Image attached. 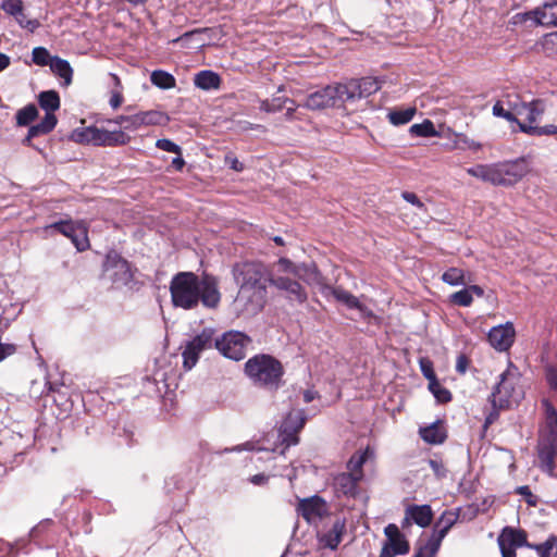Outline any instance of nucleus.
<instances>
[{"instance_id":"f257e3e1","label":"nucleus","mask_w":557,"mask_h":557,"mask_svg":"<svg viewBox=\"0 0 557 557\" xmlns=\"http://www.w3.org/2000/svg\"><path fill=\"white\" fill-rule=\"evenodd\" d=\"M171 300L175 308L191 310L201 302L206 308L215 309L221 301L219 281L203 273L200 277L194 272H178L170 282Z\"/></svg>"},{"instance_id":"f03ea898","label":"nucleus","mask_w":557,"mask_h":557,"mask_svg":"<svg viewBox=\"0 0 557 557\" xmlns=\"http://www.w3.org/2000/svg\"><path fill=\"white\" fill-rule=\"evenodd\" d=\"M234 281L239 287L238 299L245 300V310L251 313L262 311L267 304L268 285H271L273 273L261 261H243L234 264Z\"/></svg>"},{"instance_id":"7ed1b4c3","label":"nucleus","mask_w":557,"mask_h":557,"mask_svg":"<svg viewBox=\"0 0 557 557\" xmlns=\"http://www.w3.org/2000/svg\"><path fill=\"white\" fill-rule=\"evenodd\" d=\"M246 376L257 387L277 391L284 385L282 362L268 354H258L249 358L244 366Z\"/></svg>"},{"instance_id":"20e7f679","label":"nucleus","mask_w":557,"mask_h":557,"mask_svg":"<svg viewBox=\"0 0 557 557\" xmlns=\"http://www.w3.org/2000/svg\"><path fill=\"white\" fill-rule=\"evenodd\" d=\"M519 382L518 369L509 362L507 370L500 374L499 382L494 386L488 401L497 404L498 408H510L513 404H518L523 398Z\"/></svg>"},{"instance_id":"39448f33","label":"nucleus","mask_w":557,"mask_h":557,"mask_svg":"<svg viewBox=\"0 0 557 557\" xmlns=\"http://www.w3.org/2000/svg\"><path fill=\"white\" fill-rule=\"evenodd\" d=\"M72 138L81 144L108 147L124 146L131 141V137L123 131L110 132L96 126L75 129L72 134Z\"/></svg>"},{"instance_id":"423d86ee","label":"nucleus","mask_w":557,"mask_h":557,"mask_svg":"<svg viewBox=\"0 0 557 557\" xmlns=\"http://www.w3.org/2000/svg\"><path fill=\"white\" fill-rule=\"evenodd\" d=\"M215 330L213 327H205L193 339L187 342L182 352L183 368L187 371L191 370L197 364L202 351L215 348Z\"/></svg>"},{"instance_id":"0eeeda50","label":"nucleus","mask_w":557,"mask_h":557,"mask_svg":"<svg viewBox=\"0 0 557 557\" xmlns=\"http://www.w3.org/2000/svg\"><path fill=\"white\" fill-rule=\"evenodd\" d=\"M252 339L239 331H227L215 339V348L225 357L235 361L246 357V350Z\"/></svg>"},{"instance_id":"6e6552de","label":"nucleus","mask_w":557,"mask_h":557,"mask_svg":"<svg viewBox=\"0 0 557 557\" xmlns=\"http://www.w3.org/2000/svg\"><path fill=\"white\" fill-rule=\"evenodd\" d=\"M345 95L342 84L327 85L307 96L300 106L309 110H323L334 108L345 102Z\"/></svg>"},{"instance_id":"1a4fd4ad","label":"nucleus","mask_w":557,"mask_h":557,"mask_svg":"<svg viewBox=\"0 0 557 557\" xmlns=\"http://www.w3.org/2000/svg\"><path fill=\"white\" fill-rule=\"evenodd\" d=\"M170 121L165 112L158 110L140 111L131 115H119L110 123L124 125L125 129L135 131L141 126L165 125Z\"/></svg>"},{"instance_id":"9d476101","label":"nucleus","mask_w":557,"mask_h":557,"mask_svg":"<svg viewBox=\"0 0 557 557\" xmlns=\"http://www.w3.org/2000/svg\"><path fill=\"white\" fill-rule=\"evenodd\" d=\"M497 186H512L530 171V165L524 157L515 160L495 163Z\"/></svg>"},{"instance_id":"9b49d317","label":"nucleus","mask_w":557,"mask_h":557,"mask_svg":"<svg viewBox=\"0 0 557 557\" xmlns=\"http://www.w3.org/2000/svg\"><path fill=\"white\" fill-rule=\"evenodd\" d=\"M307 417L301 409L287 413L278 429L280 440L285 447L298 444V433L304 429Z\"/></svg>"},{"instance_id":"f8f14e48","label":"nucleus","mask_w":557,"mask_h":557,"mask_svg":"<svg viewBox=\"0 0 557 557\" xmlns=\"http://www.w3.org/2000/svg\"><path fill=\"white\" fill-rule=\"evenodd\" d=\"M515 23L531 22V26H557V2H546L535 10L515 15Z\"/></svg>"},{"instance_id":"ddd939ff","label":"nucleus","mask_w":557,"mask_h":557,"mask_svg":"<svg viewBox=\"0 0 557 557\" xmlns=\"http://www.w3.org/2000/svg\"><path fill=\"white\" fill-rule=\"evenodd\" d=\"M497 543L502 557H516V549L529 545L527 532L522 529L505 527L498 535Z\"/></svg>"},{"instance_id":"4468645a","label":"nucleus","mask_w":557,"mask_h":557,"mask_svg":"<svg viewBox=\"0 0 557 557\" xmlns=\"http://www.w3.org/2000/svg\"><path fill=\"white\" fill-rule=\"evenodd\" d=\"M277 263L284 272L292 274L294 277L307 284H321L322 274L313 262L296 264L287 258H280Z\"/></svg>"},{"instance_id":"2eb2a0df","label":"nucleus","mask_w":557,"mask_h":557,"mask_svg":"<svg viewBox=\"0 0 557 557\" xmlns=\"http://www.w3.org/2000/svg\"><path fill=\"white\" fill-rule=\"evenodd\" d=\"M459 519V513L456 511L445 510L434 524L432 535L429 537L426 543L428 549L432 550V554H437L443 539L447 535L449 530L456 524Z\"/></svg>"},{"instance_id":"dca6fc26","label":"nucleus","mask_w":557,"mask_h":557,"mask_svg":"<svg viewBox=\"0 0 557 557\" xmlns=\"http://www.w3.org/2000/svg\"><path fill=\"white\" fill-rule=\"evenodd\" d=\"M103 269L111 281L115 284L126 285L133 278L128 261L116 252H110L107 255Z\"/></svg>"},{"instance_id":"f3484780","label":"nucleus","mask_w":557,"mask_h":557,"mask_svg":"<svg viewBox=\"0 0 557 557\" xmlns=\"http://www.w3.org/2000/svg\"><path fill=\"white\" fill-rule=\"evenodd\" d=\"M346 101H355L357 99L367 98L380 88V82L375 77H362L360 79H350L342 84Z\"/></svg>"},{"instance_id":"a211bd4d","label":"nucleus","mask_w":557,"mask_h":557,"mask_svg":"<svg viewBox=\"0 0 557 557\" xmlns=\"http://www.w3.org/2000/svg\"><path fill=\"white\" fill-rule=\"evenodd\" d=\"M271 286L284 292L285 297L289 301L304 304L307 301V292L302 285L295 278L289 276L274 275L272 277Z\"/></svg>"},{"instance_id":"6ab92c4d","label":"nucleus","mask_w":557,"mask_h":557,"mask_svg":"<svg viewBox=\"0 0 557 557\" xmlns=\"http://www.w3.org/2000/svg\"><path fill=\"white\" fill-rule=\"evenodd\" d=\"M516 331L511 322L494 326L487 334L490 345L498 351L508 350L515 342Z\"/></svg>"},{"instance_id":"aec40b11","label":"nucleus","mask_w":557,"mask_h":557,"mask_svg":"<svg viewBox=\"0 0 557 557\" xmlns=\"http://www.w3.org/2000/svg\"><path fill=\"white\" fill-rule=\"evenodd\" d=\"M297 513L306 521L312 522L323 516L325 502L318 495L300 499L297 505Z\"/></svg>"},{"instance_id":"412c9836","label":"nucleus","mask_w":557,"mask_h":557,"mask_svg":"<svg viewBox=\"0 0 557 557\" xmlns=\"http://www.w3.org/2000/svg\"><path fill=\"white\" fill-rule=\"evenodd\" d=\"M557 455V442L542 440L539 444V459L544 471L553 473L555 470V458Z\"/></svg>"},{"instance_id":"4be33fe9","label":"nucleus","mask_w":557,"mask_h":557,"mask_svg":"<svg viewBox=\"0 0 557 557\" xmlns=\"http://www.w3.org/2000/svg\"><path fill=\"white\" fill-rule=\"evenodd\" d=\"M419 435L421 438L432 445L443 444L447 438V432L442 421H435L428 426H421L419 429Z\"/></svg>"},{"instance_id":"5701e85b","label":"nucleus","mask_w":557,"mask_h":557,"mask_svg":"<svg viewBox=\"0 0 557 557\" xmlns=\"http://www.w3.org/2000/svg\"><path fill=\"white\" fill-rule=\"evenodd\" d=\"M407 516L411 517L417 525L426 528L431 524L434 513L430 505H408Z\"/></svg>"},{"instance_id":"b1692460","label":"nucleus","mask_w":557,"mask_h":557,"mask_svg":"<svg viewBox=\"0 0 557 557\" xmlns=\"http://www.w3.org/2000/svg\"><path fill=\"white\" fill-rule=\"evenodd\" d=\"M345 532V520L336 519L332 528L320 537V542L331 549H336Z\"/></svg>"},{"instance_id":"393cba45","label":"nucleus","mask_w":557,"mask_h":557,"mask_svg":"<svg viewBox=\"0 0 557 557\" xmlns=\"http://www.w3.org/2000/svg\"><path fill=\"white\" fill-rule=\"evenodd\" d=\"M194 84L197 88L202 90L219 89L221 85V77L213 71L203 70L195 75Z\"/></svg>"},{"instance_id":"a878e982","label":"nucleus","mask_w":557,"mask_h":557,"mask_svg":"<svg viewBox=\"0 0 557 557\" xmlns=\"http://www.w3.org/2000/svg\"><path fill=\"white\" fill-rule=\"evenodd\" d=\"M467 173L473 177L480 178L483 182L490 183L494 186H497V175L495 171V163L492 164H476L474 166L468 168Z\"/></svg>"},{"instance_id":"bb28decb","label":"nucleus","mask_w":557,"mask_h":557,"mask_svg":"<svg viewBox=\"0 0 557 557\" xmlns=\"http://www.w3.org/2000/svg\"><path fill=\"white\" fill-rule=\"evenodd\" d=\"M360 480H361L360 475L350 474V473H341L335 478V486L344 495L354 496L357 492L358 482Z\"/></svg>"},{"instance_id":"cd10ccee","label":"nucleus","mask_w":557,"mask_h":557,"mask_svg":"<svg viewBox=\"0 0 557 557\" xmlns=\"http://www.w3.org/2000/svg\"><path fill=\"white\" fill-rule=\"evenodd\" d=\"M49 66L54 75L63 79V86H69L72 83L73 69L66 60L55 55Z\"/></svg>"},{"instance_id":"c85d7f7f","label":"nucleus","mask_w":557,"mask_h":557,"mask_svg":"<svg viewBox=\"0 0 557 557\" xmlns=\"http://www.w3.org/2000/svg\"><path fill=\"white\" fill-rule=\"evenodd\" d=\"M85 224L73 220H60L46 226V230H54L67 238L74 237L77 230H81Z\"/></svg>"},{"instance_id":"c756f323","label":"nucleus","mask_w":557,"mask_h":557,"mask_svg":"<svg viewBox=\"0 0 557 557\" xmlns=\"http://www.w3.org/2000/svg\"><path fill=\"white\" fill-rule=\"evenodd\" d=\"M373 454L374 453L370 447H367L363 451L355 453L347 462V468L350 471L349 473L360 475V479H362V467L368 458Z\"/></svg>"},{"instance_id":"7c9ffc66","label":"nucleus","mask_w":557,"mask_h":557,"mask_svg":"<svg viewBox=\"0 0 557 557\" xmlns=\"http://www.w3.org/2000/svg\"><path fill=\"white\" fill-rule=\"evenodd\" d=\"M542 104L541 100H533L529 103L521 102L519 115H524L528 123L527 125H533L539 119L540 115L544 113V108L540 107Z\"/></svg>"},{"instance_id":"2f4dec72","label":"nucleus","mask_w":557,"mask_h":557,"mask_svg":"<svg viewBox=\"0 0 557 557\" xmlns=\"http://www.w3.org/2000/svg\"><path fill=\"white\" fill-rule=\"evenodd\" d=\"M38 103L46 113H54L60 109V96L55 90L41 91L38 95Z\"/></svg>"},{"instance_id":"473e14b6","label":"nucleus","mask_w":557,"mask_h":557,"mask_svg":"<svg viewBox=\"0 0 557 557\" xmlns=\"http://www.w3.org/2000/svg\"><path fill=\"white\" fill-rule=\"evenodd\" d=\"M58 123V119L54 113H46L44 119L36 125H32L28 128L30 136L38 137L47 135L53 131Z\"/></svg>"},{"instance_id":"72a5a7b5","label":"nucleus","mask_w":557,"mask_h":557,"mask_svg":"<svg viewBox=\"0 0 557 557\" xmlns=\"http://www.w3.org/2000/svg\"><path fill=\"white\" fill-rule=\"evenodd\" d=\"M332 295L334 298L343 304H345L350 309H358L362 313L364 312V306L359 301V299L354 296L351 293L341 288H332Z\"/></svg>"},{"instance_id":"f704fd0d","label":"nucleus","mask_w":557,"mask_h":557,"mask_svg":"<svg viewBox=\"0 0 557 557\" xmlns=\"http://www.w3.org/2000/svg\"><path fill=\"white\" fill-rule=\"evenodd\" d=\"M546 434L544 436V440H549L552 442H557V411L556 409L549 405L546 404Z\"/></svg>"},{"instance_id":"c9c22d12","label":"nucleus","mask_w":557,"mask_h":557,"mask_svg":"<svg viewBox=\"0 0 557 557\" xmlns=\"http://www.w3.org/2000/svg\"><path fill=\"white\" fill-rule=\"evenodd\" d=\"M152 85L161 89H171L176 86L175 77L163 70H156L150 75Z\"/></svg>"},{"instance_id":"e433bc0d","label":"nucleus","mask_w":557,"mask_h":557,"mask_svg":"<svg viewBox=\"0 0 557 557\" xmlns=\"http://www.w3.org/2000/svg\"><path fill=\"white\" fill-rule=\"evenodd\" d=\"M520 132L530 136H555L557 135V125L549 124L545 126L527 125L525 123H519Z\"/></svg>"},{"instance_id":"4c0bfd02","label":"nucleus","mask_w":557,"mask_h":557,"mask_svg":"<svg viewBox=\"0 0 557 557\" xmlns=\"http://www.w3.org/2000/svg\"><path fill=\"white\" fill-rule=\"evenodd\" d=\"M38 117V109L34 103H29L20 109L15 114L17 126H28Z\"/></svg>"},{"instance_id":"58836bf2","label":"nucleus","mask_w":557,"mask_h":557,"mask_svg":"<svg viewBox=\"0 0 557 557\" xmlns=\"http://www.w3.org/2000/svg\"><path fill=\"white\" fill-rule=\"evenodd\" d=\"M289 103V104H293L295 106V101L290 98H287V97H273L271 100H263L260 104V109L262 111H265V112H269V113H273V112H277V111H281L283 108L286 107V104Z\"/></svg>"},{"instance_id":"ea45409f","label":"nucleus","mask_w":557,"mask_h":557,"mask_svg":"<svg viewBox=\"0 0 557 557\" xmlns=\"http://www.w3.org/2000/svg\"><path fill=\"white\" fill-rule=\"evenodd\" d=\"M416 114V108L389 111L387 117L393 125L399 126L409 123Z\"/></svg>"},{"instance_id":"a19ab883","label":"nucleus","mask_w":557,"mask_h":557,"mask_svg":"<svg viewBox=\"0 0 557 557\" xmlns=\"http://www.w3.org/2000/svg\"><path fill=\"white\" fill-rule=\"evenodd\" d=\"M409 132L412 136L418 137H431L437 135L435 126L430 120H424L422 123L411 125Z\"/></svg>"},{"instance_id":"79ce46f5","label":"nucleus","mask_w":557,"mask_h":557,"mask_svg":"<svg viewBox=\"0 0 557 557\" xmlns=\"http://www.w3.org/2000/svg\"><path fill=\"white\" fill-rule=\"evenodd\" d=\"M442 280L448 285H465V272L459 268H449L442 274Z\"/></svg>"},{"instance_id":"37998d69","label":"nucleus","mask_w":557,"mask_h":557,"mask_svg":"<svg viewBox=\"0 0 557 557\" xmlns=\"http://www.w3.org/2000/svg\"><path fill=\"white\" fill-rule=\"evenodd\" d=\"M557 545V536L550 535L544 543L541 544H531L527 545V547L534 549L540 557H552V550Z\"/></svg>"},{"instance_id":"c03bdc74","label":"nucleus","mask_w":557,"mask_h":557,"mask_svg":"<svg viewBox=\"0 0 557 557\" xmlns=\"http://www.w3.org/2000/svg\"><path fill=\"white\" fill-rule=\"evenodd\" d=\"M429 389L433 394V396L436 398V400L440 404H447L451 400L453 396L449 389L442 386L438 380L434 381L433 383L429 384Z\"/></svg>"},{"instance_id":"a18cd8bd","label":"nucleus","mask_w":557,"mask_h":557,"mask_svg":"<svg viewBox=\"0 0 557 557\" xmlns=\"http://www.w3.org/2000/svg\"><path fill=\"white\" fill-rule=\"evenodd\" d=\"M72 244L75 246L77 251H86L89 249L90 244L88 239V228L84 225L81 230H77L74 237L71 238Z\"/></svg>"},{"instance_id":"49530a36","label":"nucleus","mask_w":557,"mask_h":557,"mask_svg":"<svg viewBox=\"0 0 557 557\" xmlns=\"http://www.w3.org/2000/svg\"><path fill=\"white\" fill-rule=\"evenodd\" d=\"M384 545L388 546L400 555H406L410 550L409 542L404 534L399 535V537H394L393 540H386Z\"/></svg>"},{"instance_id":"de8ad7c7","label":"nucleus","mask_w":557,"mask_h":557,"mask_svg":"<svg viewBox=\"0 0 557 557\" xmlns=\"http://www.w3.org/2000/svg\"><path fill=\"white\" fill-rule=\"evenodd\" d=\"M14 20L22 28L30 33H34L41 25L37 18H29L25 13V9L21 10V14L15 15Z\"/></svg>"},{"instance_id":"09e8293b","label":"nucleus","mask_w":557,"mask_h":557,"mask_svg":"<svg viewBox=\"0 0 557 557\" xmlns=\"http://www.w3.org/2000/svg\"><path fill=\"white\" fill-rule=\"evenodd\" d=\"M52 58L45 47H36L32 52V60L35 64L40 66L50 65Z\"/></svg>"},{"instance_id":"8fccbe9b","label":"nucleus","mask_w":557,"mask_h":557,"mask_svg":"<svg viewBox=\"0 0 557 557\" xmlns=\"http://www.w3.org/2000/svg\"><path fill=\"white\" fill-rule=\"evenodd\" d=\"M493 114L498 117H503L507 120L508 122H515L519 125L521 123L516 116L515 113L511 110L505 109V102L504 100H498L493 106Z\"/></svg>"},{"instance_id":"3c124183","label":"nucleus","mask_w":557,"mask_h":557,"mask_svg":"<svg viewBox=\"0 0 557 557\" xmlns=\"http://www.w3.org/2000/svg\"><path fill=\"white\" fill-rule=\"evenodd\" d=\"M449 300L451 304L461 306V307H469L472 304V297L469 294L467 287L458 290L450 295Z\"/></svg>"},{"instance_id":"603ef678","label":"nucleus","mask_w":557,"mask_h":557,"mask_svg":"<svg viewBox=\"0 0 557 557\" xmlns=\"http://www.w3.org/2000/svg\"><path fill=\"white\" fill-rule=\"evenodd\" d=\"M0 8L9 15L15 16L21 14V10L24 9V2L22 0H2Z\"/></svg>"},{"instance_id":"864d4df0","label":"nucleus","mask_w":557,"mask_h":557,"mask_svg":"<svg viewBox=\"0 0 557 557\" xmlns=\"http://www.w3.org/2000/svg\"><path fill=\"white\" fill-rule=\"evenodd\" d=\"M419 364H420V370H421L423 376L429 381V384H431L437 380L434 368H433V362L428 357L421 358L419 361Z\"/></svg>"},{"instance_id":"5fc2aeb1","label":"nucleus","mask_w":557,"mask_h":557,"mask_svg":"<svg viewBox=\"0 0 557 557\" xmlns=\"http://www.w3.org/2000/svg\"><path fill=\"white\" fill-rule=\"evenodd\" d=\"M428 462L434 475L438 480L445 479L447 476L448 470L441 459H429Z\"/></svg>"},{"instance_id":"6e6d98bb","label":"nucleus","mask_w":557,"mask_h":557,"mask_svg":"<svg viewBox=\"0 0 557 557\" xmlns=\"http://www.w3.org/2000/svg\"><path fill=\"white\" fill-rule=\"evenodd\" d=\"M545 377L548 386L557 392V362L549 363L545 367Z\"/></svg>"},{"instance_id":"4d7b16f0","label":"nucleus","mask_w":557,"mask_h":557,"mask_svg":"<svg viewBox=\"0 0 557 557\" xmlns=\"http://www.w3.org/2000/svg\"><path fill=\"white\" fill-rule=\"evenodd\" d=\"M156 146H157V148H159L163 151L173 152L178 156L182 154V148L168 138L158 139L156 143Z\"/></svg>"},{"instance_id":"13d9d810","label":"nucleus","mask_w":557,"mask_h":557,"mask_svg":"<svg viewBox=\"0 0 557 557\" xmlns=\"http://www.w3.org/2000/svg\"><path fill=\"white\" fill-rule=\"evenodd\" d=\"M53 524L52 519H44L30 531V537L33 540L39 539L49 528Z\"/></svg>"},{"instance_id":"bf43d9fd","label":"nucleus","mask_w":557,"mask_h":557,"mask_svg":"<svg viewBox=\"0 0 557 557\" xmlns=\"http://www.w3.org/2000/svg\"><path fill=\"white\" fill-rule=\"evenodd\" d=\"M492 409L486 414L483 429L486 430L490 425L496 422L499 418V411L505 410L506 408H498L497 404L491 403Z\"/></svg>"},{"instance_id":"052dcab7","label":"nucleus","mask_w":557,"mask_h":557,"mask_svg":"<svg viewBox=\"0 0 557 557\" xmlns=\"http://www.w3.org/2000/svg\"><path fill=\"white\" fill-rule=\"evenodd\" d=\"M208 30H209V28H196V29H193V30L184 33L180 37L173 39L172 42L173 44L185 42L188 39H190L193 36L197 35V34H201V33L208 32Z\"/></svg>"},{"instance_id":"680f3d73","label":"nucleus","mask_w":557,"mask_h":557,"mask_svg":"<svg viewBox=\"0 0 557 557\" xmlns=\"http://www.w3.org/2000/svg\"><path fill=\"white\" fill-rule=\"evenodd\" d=\"M469 358L465 354H460L456 361V371L460 374H465L469 367Z\"/></svg>"},{"instance_id":"e2e57ef3","label":"nucleus","mask_w":557,"mask_h":557,"mask_svg":"<svg viewBox=\"0 0 557 557\" xmlns=\"http://www.w3.org/2000/svg\"><path fill=\"white\" fill-rule=\"evenodd\" d=\"M401 196H403V198H404L407 202H409V203H411V205H413V206H416V207H418V208H420V209H423V208H424V203L419 199V197H418L414 193H411V191H404V193L401 194Z\"/></svg>"},{"instance_id":"0e129e2a","label":"nucleus","mask_w":557,"mask_h":557,"mask_svg":"<svg viewBox=\"0 0 557 557\" xmlns=\"http://www.w3.org/2000/svg\"><path fill=\"white\" fill-rule=\"evenodd\" d=\"M544 47L557 53V32L550 33L545 36Z\"/></svg>"},{"instance_id":"69168bd1","label":"nucleus","mask_w":557,"mask_h":557,"mask_svg":"<svg viewBox=\"0 0 557 557\" xmlns=\"http://www.w3.org/2000/svg\"><path fill=\"white\" fill-rule=\"evenodd\" d=\"M225 163L236 172H242L244 170V164L233 154L225 156Z\"/></svg>"},{"instance_id":"338daca9","label":"nucleus","mask_w":557,"mask_h":557,"mask_svg":"<svg viewBox=\"0 0 557 557\" xmlns=\"http://www.w3.org/2000/svg\"><path fill=\"white\" fill-rule=\"evenodd\" d=\"M384 534L386 535L387 540H393L394 537H399L403 533L399 531V528L394 524L389 523L384 529Z\"/></svg>"},{"instance_id":"774afa93","label":"nucleus","mask_w":557,"mask_h":557,"mask_svg":"<svg viewBox=\"0 0 557 557\" xmlns=\"http://www.w3.org/2000/svg\"><path fill=\"white\" fill-rule=\"evenodd\" d=\"M435 556H436V554H432V550L428 549L425 544H419V546L412 557H435Z\"/></svg>"}]
</instances>
